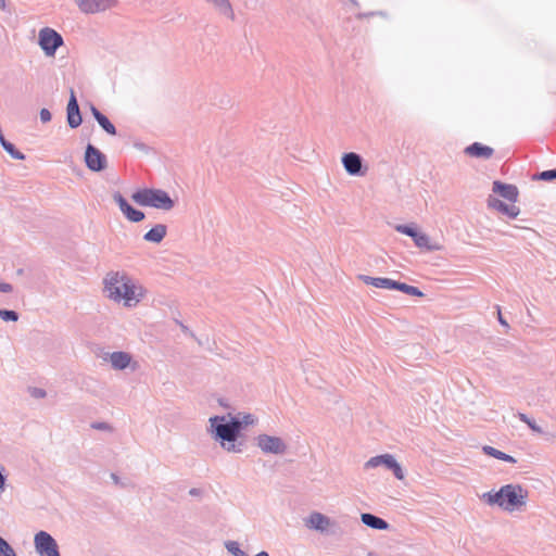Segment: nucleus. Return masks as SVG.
Segmentation results:
<instances>
[{
    "instance_id": "5",
    "label": "nucleus",
    "mask_w": 556,
    "mask_h": 556,
    "mask_svg": "<svg viewBox=\"0 0 556 556\" xmlns=\"http://www.w3.org/2000/svg\"><path fill=\"white\" fill-rule=\"evenodd\" d=\"M64 40L61 34L50 27H43L38 34V45L47 56H54L56 50L63 46Z\"/></svg>"
},
{
    "instance_id": "22",
    "label": "nucleus",
    "mask_w": 556,
    "mask_h": 556,
    "mask_svg": "<svg viewBox=\"0 0 556 556\" xmlns=\"http://www.w3.org/2000/svg\"><path fill=\"white\" fill-rule=\"evenodd\" d=\"M110 362L114 369L123 370L127 368L131 362V356L127 352L118 351L110 354Z\"/></svg>"
},
{
    "instance_id": "29",
    "label": "nucleus",
    "mask_w": 556,
    "mask_h": 556,
    "mask_svg": "<svg viewBox=\"0 0 556 556\" xmlns=\"http://www.w3.org/2000/svg\"><path fill=\"white\" fill-rule=\"evenodd\" d=\"M394 229L400 233L412 237L417 230V226L415 224H399L394 227Z\"/></svg>"
},
{
    "instance_id": "27",
    "label": "nucleus",
    "mask_w": 556,
    "mask_h": 556,
    "mask_svg": "<svg viewBox=\"0 0 556 556\" xmlns=\"http://www.w3.org/2000/svg\"><path fill=\"white\" fill-rule=\"evenodd\" d=\"M517 417L519 418V420L525 422L532 431L540 434L544 432L543 429L535 422V420L530 418L528 415L523 413H518Z\"/></svg>"
},
{
    "instance_id": "23",
    "label": "nucleus",
    "mask_w": 556,
    "mask_h": 556,
    "mask_svg": "<svg viewBox=\"0 0 556 556\" xmlns=\"http://www.w3.org/2000/svg\"><path fill=\"white\" fill-rule=\"evenodd\" d=\"M359 280H362L365 285L374 286L376 288L380 289H388L390 290L393 286V279L387 278V277H371L367 275H359Z\"/></svg>"
},
{
    "instance_id": "20",
    "label": "nucleus",
    "mask_w": 556,
    "mask_h": 556,
    "mask_svg": "<svg viewBox=\"0 0 556 556\" xmlns=\"http://www.w3.org/2000/svg\"><path fill=\"white\" fill-rule=\"evenodd\" d=\"M361 520L365 526L375 530H388L390 528L388 521L370 513H363Z\"/></svg>"
},
{
    "instance_id": "4",
    "label": "nucleus",
    "mask_w": 556,
    "mask_h": 556,
    "mask_svg": "<svg viewBox=\"0 0 556 556\" xmlns=\"http://www.w3.org/2000/svg\"><path fill=\"white\" fill-rule=\"evenodd\" d=\"M131 199L140 206H149L163 211H170L175 206V201L170 198L168 192L163 189H138L131 194Z\"/></svg>"
},
{
    "instance_id": "39",
    "label": "nucleus",
    "mask_w": 556,
    "mask_h": 556,
    "mask_svg": "<svg viewBox=\"0 0 556 556\" xmlns=\"http://www.w3.org/2000/svg\"><path fill=\"white\" fill-rule=\"evenodd\" d=\"M13 290L12 285L8 282H0V292L9 293Z\"/></svg>"
},
{
    "instance_id": "6",
    "label": "nucleus",
    "mask_w": 556,
    "mask_h": 556,
    "mask_svg": "<svg viewBox=\"0 0 556 556\" xmlns=\"http://www.w3.org/2000/svg\"><path fill=\"white\" fill-rule=\"evenodd\" d=\"M35 551L39 556H61L55 539L40 530L34 536Z\"/></svg>"
},
{
    "instance_id": "44",
    "label": "nucleus",
    "mask_w": 556,
    "mask_h": 556,
    "mask_svg": "<svg viewBox=\"0 0 556 556\" xmlns=\"http://www.w3.org/2000/svg\"><path fill=\"white\" fill-rule=\"evenodd\" d=\"M8 140L4 138L2 131L0 132V144L1 147L3 146V143H5Z\"/></svg>"
},
{
    "instance_id": "43",
    "label": "nucleus",
    "mask_w": 556,
    "mask_h": 556,
    "mask_svg": "<svg viewBox=\"0 0 556 556\" xmlns=\"http://www.w3.org/2000/svg\"><path fill=\"white\" fill-rule=\"evenodd\" d=\"M111 478H112V480H113L116 484H118V483H119V478H118V476H117L116 473H111Z\"/></svg>"
},
{
    "instance_id": "48",
    "label": "nucleus",
    "mask_w": 556,
    "mask_h": 556,
    "mask_svg": "<svg viewBox=\"0 0 556 556\" xmlns=\"http://www.w3.org/2000/svg\"><path fill=\"white\" fill-rule=\"evenodd\" d=\"M181 328H182V330H184V331H186V330H187V327H186V326H184V325H181Z\"/></svg>"
},
{
    "instance_id": "38",
    "label": "nucleus",
    "mask_w": 556,
    "mask_h": 556,
    "mask_svg": "<svg viewBox=\"0 0 556 556\" xmlns=\"http://www.w3.org/2000/svg\"><path fill=\"white\" fill-rule=\"evenodd\" d=\"M92 428L98 430H110L111 426L106 422H94L92 424Z\"/></svg>"
},
{
    "instance_id": "21",
    "label": "nucleus",
    "mask_w": 556,
    "mask_h": 556,
    "mask_svg": "<svg viewBox=\"0 0 556 556\" xmlns=\"http://www.w3.org/2000/svg\"><path fill=\"white\" fill-rule=\"evenodd\" d=\"M167 226L156 224L143 235V240L151 243H160L166 237Z\"/></svg>"
},
{
    "instance_id": "31",
    "label": "nucleus",
    "mask_w": 556,
    "mask_h": 556,
    "mask_svg": "<svg viewBox=\"0 0 556 556\" xmlns=\"http://www.w3.org/2000/svg\"><path fill=\"white\" fill-rule=\"evenodd\" d=\"M533 179L553 181L556 179V168L540 172L533 177Z\"/></svg>"
},
{
    "instance_id": "15",
    "label": "nucleus",
    "mask_w": 556,
    "mask_h": 556,
    "mask_svg": "<svg viewBox=\"0 0 556 556\" xmlns=\"http://www.w3.org/2000/svg\"><path fill=\"white\" fill-rule=\"evenodd\" d=\"M486 203L489 208H493L509 218H516L520 213V208L518 206L507 204L493 195H489Z\"/></svg>"
},
{
    "instance_id": "25",
    "label": "nucleus",
    "mask_w": 556,
    "mask_h": 556,
    "mask_svg": "<svg viewBox=\"0 0 556 556\" xmlns=\"http://www.w3.org/2000/svg\"><path fill=\"white\" fill-rule=\"evenodd\" d=\"M482 451L485 455L494 457L496 459H500V460H503L506 463H510V464L517 463L516 458H514L511 455H508L493 446L484 445L482 447Z\"/></svg>"
},
{
    "instance_id": "46",
    "label": "nucleus",
    "mask_w": 556,
    "mask_h": 556,
    "mask_svg": "<svg viewBox=\"0 0 556 556\" xmlns=\"http://www.w3.org/2000/svg\"><path fill=\"white\" fill-rule=\"evenodd\" d=\"M5 8V0H0V9L3 10Z\"/></svg>"
},
{
    "instance_id": "10",
    "label": "nucleus",
    "mask_w": 556,
    "mask_h": 556,
    "mask_svg": "<svg viewBox=\"0 0 556 556\" xmlns=\"http://www.w3.org/2000/svg\"><path fill=\"white\" fill-rule=\"evenodd\" d=\"M114 202L118 205L124 216L131 223H140L146 215L142 211L134 207L126 198L118 191L113 194Z\"/></svg>"
},
{
    "instance_id": "19",
    "label": "nucleus",
    "mask_w": 556,
    "mask_h": 556,
    "mask_svg": "<svg viewBox=\"0 0 556 556\" xmlns=\"http://www.w3.org/2000/svg\"><path fill=\"white\" fill-rule=\"evenodd\" d=\"M415 243L416 247L419 249H424L428 252L438 251L441 249L440 244L432 243L430 241V238L427 233L419 231L418 229L414 232V235L410 237Z\"/></svg>"
},
{
    "instance_id": "45",
    "label": "nucleus",
    "mask_w": 556,
    "mask_h": 556,
    "mask_svg": "<svg viewBox=\"0 0 556 556\" xmlns=\"http://www.w3.org/2000/svg\"><path fill=\"white\" fill-rule=\"evenodd\" d=\"M255 556H269V554L265 551H262V552L257 553Z\"/></svg>"
},
{
    "instance_id": "40",
    "label": "nucleus",
    "mask_w": 556,
    "mask_h": 556,
    "mask_svg": "<svg viewBox=\"0 0 556 556\" xmlns=\"http://www.w3.org/2000/svg\"><path fill=\"white\" fill-rule=\"evenodd\" d=\"M497 314H498V323L502 325V326H505V327H508V324L506 321V319L502 316V313H501V309L500 307L497 306Z\"/></svg>"
},
{
    "instance_id": "37",
    "label": "nucleus",
    "mask_w": 556,
    "mask_h": 556,
    "mask_svg": "<svg viewBox=\"0 0 556 556\" xmlns=\"http://www.w3.org/2000/svg\"><path fill=\"white\" fill-rule=\"evenodd\" d=\"M5 468L0 466V490H4L7 483Z\"/></svg>"
},
{
    "instance_id": "9",
    "label": "nucleus",
    "mask_w": 556,
    "mask_h": 556,
    "mask_svg": "<svg viewBox=\"0 0 556 556\" xmlns=\"http://www.w3.org/2000/svg\"><path fill=\"white\" fill-rule=\"evenodd\" d=\"M256 443L265 454L283 455L288 448L281 438L268 434H260L256 438Z\"/></svg>"
},
{
    "instance_id": "47",
    "label": "nucleus",
    "mask_w": 556,
    "mask_h": 556,
    "mask_svg": "<svg viewBox=\"0 0 556 556\" xmlns=\"http://www.w3.org/2000/svg\"><path fill=\"white\" fill-rule=\"evenodd\" d=\"M23 274H24V269L23 268H18L16 270V275L22 276Z\"/></svg>"
},
{
    "instance_id": "14",
    "label": "nucleus",
    "mask_w": 556,
    "mask_h": 556,
    "mask_svg": "<svg viewBox=\"0 0 556 556\" xmlns=\"http://www.w3.org/2000/svg\"><path fill=\"white\" fill-rule=\"evenodd\" d=\"M492 191L511 203L518 201L519 190L515 185L506 184L501 180H494L492 184Z\"/></svg>"
},
{
    "instance_id": "7",
    "label": "nucleus",
    "mask_w": 556,
    "mask_h": 556,
    "mask_svg": "<svg viewBox=\"0 0 556 556\" xmlns=\"http://www.w3.org/2000/svg\"><path fill=\"white\" fill-rule=\"evenodd\" d=\"M379 466H383L387 469L391 470L396 479H399V480L404 479L403 468L399 464V462L394 458L393 455H391V454L377 455V456H374L370 459H368L364 465L365 469L377 468Z\"/></svg>"
},
{
    "instance_id": "1",
    "label": "nucleus",
    "mask_w": 556,
    "mask_h": 556,
    "mask_svg": "<svg viewBox=\"0 0 556 556\" xmlns=\"http://www.w3.org/2000/svg\"><path fill=\"white\" fill-rule=\"evenodd\" d=\"M213 416L210 418V432L212 438L219 442L220 446L227 452L241 453L243 442H238L241 431L250 425H254L255 417L252 414L239 416Z\"/></svg>"
},
{
    "instance_id": "11",
    "label": "nucleus",
    "mask_w": 556,
    "mask_h": 556,
    "mask_svg": "<svg viewBox=\"0 0 556 556\" xmlns=\"http://www.w3.org/2000/svg\"><path fill=\"white\" fill-rule=\"evenodd\" d=\"M342 165L351 176H364L367 168L363 167V157L355 152H348L342 155Z\"/></svg>"
},
{
    "instance_id": "3",
    "label": "nucleus",
    "mask_w": 556,
    "mask_h": 556,
    "mask_svg": "<svg viewBox=\"0 0 556 556\" xmlns=\"http://www.w3.org/2000/svg\"><path fill=\"white\" fill-rule=\"evenodd\" d=\"M528 491L520 484H505L498 491L483 493L482 500L490 506L497 505L506 511H515L526 505Z\"/></svg>"
},
{
    "instance_id": "34",
    "label": "nucleus",
    "mask_w": 556,
    "mask_h": 556,
    "mask_svg": "<svg viewBox=\"0 0 556 556\" xmlns=\"http://www.w3.org/2000/svg\"><path fill=\"white\" fill-rule=\"evenodd\" d=\"M29 393L35 399H43L47 395L46 390H43L41 388H36V387L29 388Z\"/></svg>"
},
{
    "instance_id": "17",
    "label": "nucleus",
    "mask_w": 556,
    "mask_h": 556,
    "mask_svg": "<svg viewBox=\"0 0 556 556\" xmlns=\"http://www.w3.org/2000/svg\"><path fill=\"white\" fill-rule=\"evenodd\" d=\"M90 112L94 119L98 122L99 126L109 135L115 136L117 134L116 127L109 119L106 115H104L98 108L93 104H90Z\"/></svg>"
},
{
    "instance_id": "33",
    "label": "nucleus",
    "mask_w": 556,
    "mask_h": 556,
    "mask_svg": "<svg viewBox=\"0 0 556 556\" xmlns=\"http://www.w3.org/2000/svg\"><path fill=\"white\" fill-rule=\"evenodd\" d=\"M405 294H408L412 296H418V298H421L425 295L424 292L419 288L410 286V285H408L407 289H405Z\"/></svg>"
},
{
    "instance_id": "2",
    "label": "nucleus",
    "mask_w": 556,
    "mask_h": 556,
    "mask_svg": "<svg viewBox=\"0 0 556 556\" xmlns=\"http://www.w3.org/2000/svg\"><path fill=\"white\" fill-rule=\"evenodd\" d=\"M104 289L109 298L125 306H136L143 298V289L125 273H110L104 279Z\"/></svg>"
},
{
    "instance_id": "32",
    "label": "nucleus",
    "mask_w": 556,
    "mask_h": 556,
    "mask_svg": "<svg viewBox=\"0 0 556 556\" xmlns=\"http://www.w3.org/2000/svg\"><path fill=\"white\" fill-rule=\"evenodd\" d=\"M18 313L13 309L0 308V318L4 321H17Z\"/></svg>"
},
{
    "instance_id": "26",
    "label": "nucleus",
    "mask_w": 556,
    "mask_h": 556,
    "mask_svg": "<svg viewBox=\"0 0 556 556\" xmlns=\"http://www.w3.org/2000/svg\"><path fill=\"white\" fill-rule=\"evenodd\" d=\"M2 148L14 160L23 161L26 157L25 154L22 153L20 150H17L16 147L10 141H7L5 143H3Z\"/></svg>"
},
{
    "instance_id": "35",
    "label": "nucleus",
    "mask_w": 556,
    "mask_h": 556,
    "mask_svg": "<svg viewBox=\"0 0 556 556\" xmlns=\"http://www.w3.org/2000/svg\"><path fill=\"white\" fill-rule=\"evenodd\" d=\"M39 116L42 123H48L52 118V114L48 109H41L39 112Z\"/></svg>"
},
{
    "instance_id": "16",
    "label": "nucleus",
    "mask_w": 556,
    "mask_h": 556,
    "mask_svg": "<svg viewBox=\"0 0 556 556\" xmlns=\"http://www.w3.org/2000/svg\"><path fill=\"white\" fill-rule=\"evenodd\" d=\"M465 154L477 157L488 160L493 156L494 150L493 148L485 146L481 142H473L465 148Z\"/></svg>"
},
{
    "instance_id": "30",
    "label": "nucleus",
    "mask_w": 556,
    "mask_h": 556,
    "mask_svg": "<svg viewBox=\"0 0 556 556\" xmlns=\"http://www.w3.org/2000/svg\"><path fill=\"white\" fill-rule=\"evenodd\" d=\"M0 556H17L14 548L0 535Z\"/></svg>"
},
{
    "instance_id": "24",
    "label": "nucleus",
    "mask_w": 556,
    "mask_h": 556,
    "mask_svg": "<svg viewBox=\"0 0 556 556\" xmlns=\"http://www.w3.org/2000/svg\"><path fill=\"white\" fill-rule=\"evenodd\" d=\"M208 3H212L216 10L219 11L220 14L229 17L231 21L235 20V12L232 5L229 0H205Z\"/></svg>"
},
{
    "instance_id": "18",
    "label": "nucleus",
    "mask_w": 556,
    "mask_h": 556,
    "mask_svg": "<svg viewBox=\"0 0 556 556\" xmlns=\"http://www.w3.org/2000/svg\"><path fill=\"white\" fill-rule=\"evenodd\" d=\"M306 527L309 529H314L320 532L327 530L330 525V519L317 511L312 513L305 521Z\"/></svg>"
},
{
    "instance_id": "13",
    "label": "nucleus",
    "mask_w": 556,
    "mask_h": 556,
    "mask_svg": "<svg viewBox=\"0 0 556 556\" xmlns=\"http://www.w3.org/2000/svg\"><path fill=\"white\" fill-rule=\"evenodd\" d=\"M79 10L86 14L105 11L115 5L116 0H75Z\"/></svg>"
},
{
    "instance_id": "28",
    "label": "nucleus",
    "mask_w": 556,
    "mask_h": 556,
    "mask_svg": "<svg viewBox=\"0 0 556 556\" xmlns=\"http://www.w3.org/2000/svg\"><path fill=\"white\" fill-rule=\"evenodd\" d=\"M225 548L233 556H249L244 551L240 548L237 541H226Z\"/></svg>"
},
{
    "instance_id": "8",
    "label": "nucleus",
    "mask_w": 556,
    "mask_h": 556,
    "mask_svg": "<svg viewBox=\"0 0 556 556\" xmlns=\"http://www.w3.org/2000/svg\"><path fill=\"white\" fill-rule=\"evenodd\" d=\"M84 161L87 168L91 172L99 173L108 167L105 154L91 143H88L86 147Z\"/></svg>"
},
{
    "instance_id": "42",
    "label": "nucleus",
    "mask_w": 556,
    "mask_h": 556,
    "mask_svg": "<svg viewBox=\"0 0 556 556\" xmlns=\"http://www.w3.org/2000/svg\"><path fill=\"white\" fill-rule=\"evenodd\" d=\"M135 147L139 150H146L147 149V146L142 142H136L135 143Z\"/></svg>"
},
{
    "instance_id": "12",
    "label": "nucleus",
    "mask_w": 556,
    "mask_h": 556,
    "mask_svg": "<svg viewBox=\"0 0 556 556\" xmlns=\"http://www.w3.org/2000/svg\"><path fill=\"white\" fill-rule=\"evenodd\" d=\"M66 119L68 126L73 129L79 127L83 123L79 104L73 89H71V94L66 106Z\"/></svg>"
},
{
    "instance_id": "41",
    "label": "nucleus",
    "mask_w": 556,
    "mask_h": 556,
    "mask_svg": "<svg viewBox=\"0 0 556 556\" xmlns=\"http://www.w3.org/2000/svg\"><path fill=\"white\" fill-rule=\"evenodd\" d=\"M189 494L191 496H200L202 494V490L198 488H192L189 490Z\"/></svg>"
},
{
    "instance_id": "36",
    "label": "nucleus",
    "mask_w": 556,
    "mask_h": 556,
    "mask_svg": "<svg viewBox=\"0 0 556 556\" xmlns=\"http://www.w3.org/2000/svg\"><path fill=\"white\" fill-rule=\"evenodd\" d=\"M407 286L408 285L405 282L393 280V286L391 287L390 290H397L405 293V289H407Z\"/></svg>"
}]
</instances>
